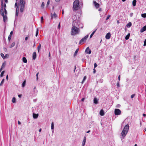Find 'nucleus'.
Returning a JSON list of instances; mask_svg holds the SVG:
<instances>
[{
  "mask_svg": "<svg viewBox=\"0 0 146 146\" xmlns=\"http://www.w3.org/2000/svg\"><path fill=\"white\" fill-rule=\"evenodd\" d=\"M72 26L74 27H79L80 28H82L83 27V25L81 23L80 21L78 20H75L73 22Z\"/></svg>",
  "mask_w": 146,
  "mask_h": 146,
  "instance_id": "1",
  "label": "nucleus"
},
{
  "mask_svg": "<svg viewBox=\"0 0 146 146\" xmlns=\"http://www.w3.org/2000/svg\"><path fill=\"white\" fill-rule=\"evenodd\" d=\"M80 27L72 26L71 31V35H72L79 33Z\"/></svg>",
  "mask_w": 146,
  "mask_h": 146,
  "instance_id": "2",
  "label": "nucleus"
},
{
  "mask_svg": "<svg viewBox=\"0 0 146 146\" xmlns=\"http://www.w3.org/2000/svg\"><path fill=\"white\" fill-rule=\"evenodd\" d=\"M129 125L127 124L124 127L121 133V135L123 138L125 136L129 130Z\"/></svg>",
  "mask_w": 146,
  "mask_h": 146,
  "instance_id": "3",
  "label": "nucleus"
},
{
  "mask_svg": "<svg viewBox=\"0 0 146 146\" xmlns=\"http://www.w3.org/2000/svg\"><path fill=\"white\" fill-rule=\"evenodd\" d=\"M79 6V2L78 0H75L73 3V8L75 10L78 9Z\"/></svg>",
  "mask_w": 146,
  "mask_h": 146,
  "instance_id": "4",
  "label": "nucleus"
},
{
  "mask_svg": "<svg viewBox=\"0 0 146 146\" xmlns=\"http://www.w3.org/2000/svg\"><path fill=\"white\" fill-rule=\"evenodd\" d=\"M88 37V35H87L84 36V38H82L80 41L79 44H82L85 42Z\"/></svg>",
  "mask_w": 146,
  "mask_h": 146,
  "instance_id": "5",
  "label": "nucleus"
},
{
  "mask_svg": "<svg viewBox=\"0 0 146 146\" xmlns=\"http://www.w3.org/2000/svg\"><path fill=\"white\" fill-rule=\"evenodd\" d=\"M121 111L119 109H116L114 111V113L115 115H118L121 113Z\"/></svg>",
  "mask_w": 146,
  "mask_h": 146,
  "instance_id": "6",
  "label": "nucleus"
},
{
  "mask_svg": "<svg viewBox=\"0 0 146 146\" xmlns=\"http://www.w3.org/2000/svg\"><path fill=\"white\" fill-rule=\"evenodd\" d=\"M0 14L1 15H2L3 17V20L4 22H5L6 20L7 19V16H5L4 13L3 12H0Z\"/></svg>",
  "mask_w": 146,
  "mask_h": 146,
  "instance_id": "7",
  "label": "nucleus"
},
{
  "mask_svg": "<svg viewBox=\"0 0 146 146\" xmlns=\"http://www.w3.org/2000/svg\"><path fill=\"white\" fill-rule=\"evenodd\" d=\"M19 7L18 6L17 7L16 9V14H15V16L16 17H15V22L16 19H17V17L18 16V15H19Z\"/></svg>",
  "mask_w": 146,
  "mask_h": 146,
  "instance_id": "8",
  "label": "nucleus"
},
{
  "mask_svg": "<svg viewBox=\"0 0 146 146\" xmlns=\"http://www.w3.org/2000/svg\"><path fill=\"white\" fill-rule=\"evenodd\" d=\"M85 52L88 54H90L91 53V50L89 48V47H87L85 51Z\"/></svg>",
  "mask_w": 146,
  "mask_h": 146,
  "instance_id": "9",
  "label": "nucleus"
},
{
  "mask_svg": "<svg viewBox=\"0 0 146 146\" xmlns=\"http://www.w3.org/2000/svg\"><path fill=\"white\" fill-rule=\"evenodd\" d=\"M93 3L94 6L96 8H98L99 7V4L97 3L96 1H94Z\"/></svg>",
  "mask_w": 146,
  "mask_h": 146,
  "instance_id": "10",
  "label": "nucleus"
},
{
  "mask_svg": "<svg viewBox=\"0 0 146 146\" xmlns=\"http://www.w3.org/2000/svg\"><path fill=\"white\" fill-rule=\"evenodd\" d=\"M20 6V11L21 13L23 12L25 9V5H21Z\"/></svg>",
  "mask_w": 146,
  "mask_h": 146,
  "instance_id": "11",
  "label": "nucleus"
},
{
  "mask_svg": "<svg viewBox=\"0 0 146 146\" xmlns=\"http://www.w3.org/2000/svg\"><path fill=\"white\" fill-rule=\"evenodd\" d=\"M110 37L111 34L110 33H108L106 34L105 36V38L106 39H109L110 38Z\"/></svg>",
  "mask_w": 146,
  "mask_h": 146,
  "instance_id": "12",
  "label": "nucleus"
},
{
  "mask_svg": "<svg viewBox=\"0 0 146 146\" xmlns=\"http://www.w3.org/2000/svg\"><path fill=\"white\" fill-rule=\"evenodd\" d=\"M51 18H56L57 17V16L55 13H54L53 14L52 13L51 14Z\"/></svg>",
  "mask_w": 146,
  "mask_h": 146,
  "instance_id": "13",
  "label": "nucleus"
},
{
  "mask_svg": "<svg viewBox=\"0 0 146 146\" xmlns=\"http://www.w3.org/2000/svg\"><path fill=\"white\" fill-rule=\"evenodd\" d=\"M3 6L4 3H3L2 1H1V9L0 10V12H3Z\"/></svg>",
  "mask_w": 146,
  "mask_h": 146,
  "instance_id": "14",
  "label": "nucleus"
},
{
  "mask_svg": "<svg viewBox=\"0 0 146 146\" xmlns=\"http://www.w3.org/2000/svg\"><path fill=\"white\" fill-rule=\"evenodd\" d=\"M25 2L24 1V0H19V4L20 5H25Z\"/></svg>",
  "mask_w": 146,
  "mask_h": 146,
  "instance_id": "15",
  "label": "nucleus"
},
{
  "mask_svg": "<svg viewBox=\"0 0 146 146\" xmlns=\"http://www.w3.org/2000/svg\"><path fill=\"white\" fill-rule=\"evenodd\" d=\"M145 31H146V25L144 26L141 29L140 32L141 33H143Z\"/></svg>",
  "mask_w": 146,
  "mask_h": 146,
  "instance_id": "16",
  "label": "nucleus"
},
{
  "mask_svg": "<svg viewBox=\"0 0 146 146\" xmlns=\"http://www.w3.org/2000/svg\"><path fill=\"white\" fill-rule=\"evenodd\" d=\"M36 56V53L35 52H34L33 54V60H35Z\"/></svg>",
  "mask_w": 146,
  "mask_h": 146,
  "instance_id": "17",
  "label": "nucleus"
},
{
  "mask_svg": "<svg viewBox=\"0 0 146 146\" xmlns=\"http://www.w3.org/2000/svg\"><path fill=\"white\" fill-rule=\"evenodd\" d=\"M38 113L35 114V113H33V118L34 119L37 118L38 117Z\"/></svg>",
  "mask_w": 146,
  "mask_h": 146,
  "instance_id": "18",
  "label": "nucleus"
},
{
  "mask_svg": "<svg viewBox=\"0 0 146 146\" xmlns=\"http://www.w3.org/2000/svg\"><path fill=\"white\" fill-rule=\"evenodd\" d=\"M1 56L2 57L3 59H5L6 58V56H8V55L7 54H6L4 56V54L2 53H1Z\"/></svg>",
  "mask_w": 146,
  "mask_h": 146,
  "instance_id": "19",
  "label": "nucleus"
},
{
  "mask_svg": "<svg viewBox=\"0 0 146 146\" xmlns=\"http://www.w3.org/2000/svg\"><path fill=\"white\" fill-rule=\"evenodd\" d=\"M100 114L101 116H102L104 115V110H101L100 111Z\"/></svg>",
  "mask_w": 146,
  "mask_h": 146,
  "instance_id": "20",
  "label": "nucleus"
},
{
  "mask_svg": "<svg viewBox=\"0 0 146 146\" xmlns=\"http://www.w3.org/2000/svg\"><path fill=\"white\" fill-rule=\"evenodd\" d=\"M86 137H84V139L83 140V141L82 142V144L85 145L86 142Z\"/></svg>",
  "mask_w": 146,
  "mask_h": 146,
  "instance_id": "21",
  "label": "nucleus"
},
{
  "mask_svg": "<svg viewBox=\"0 0 146 146\" xmlns=\"http://www.w3.org/2000/svg\"><path fill=\"white\" fill-rule=\"evenodd\" d=\"M130 36V33H129L125 37V38L126 40H127L129 38Z\"/></svg>",
  "mask_w": 146,
  "mask_h": 146,
  "instance_id": "22",
  "label": "nucleus"
},
{
  "mask_svg": "<svg viewBox=\"0 0 146 146\" xmlns=\"http://www.w3.org/2000/svg\"><path fill=\"white\" fill-rule=\"evenodd\" d=\"M94 102L96 104L98 103V101L97 98H94Z\"/></svg>",
  "mask_w": 146,
  "mask_h": 146,
  "instance_id": "23",
  "label": "nucleus"
},
{
  "mask_svg": "<svg viewBox=\"0 0 146 146\" xmlns=\"http://www.w3.org/2000/svg\"><path fill=\"white\" fill-rule=\"evenodd\" d=\"M41 45V44L40 43L39 44L38 46L37 47L38 51L39 52L40 50Z\"/></svg>",
  "mask_w": 146,
  "mask_h": 146,
  "instance_id": "24",
  "label": "nucleus"
},
{
  "mask_svg": "<svg viewBox=\"0 0 146 146\" xmlns=\"http://www.w3.org/2000/svg\"><path fill=\"white\" fill-rule=\"evenodd\" d=\"M79 50V48L77 49L75 51V53H74V57L76 56L77 54V53Z\"/></svg>",
  "mask_w": 146,
  "mask_h": 146,
  "instance_id": "25",
  "label": "nucleus"
},
{
  "mask_svg": "<svg viewBox=\"0 0 146 146\" xmlns=\"http://www.w3.org/2000/svg\"><path fill=\"white\" fill-rule=\"evenodd\" d=\"M131 25H132V24H131V23L130 22H129L126 25V26L127 27L129 28L130 27H131Z\"/></svg>",
  "mask_w": 146,
  "mask_h": 146,
  "instance_id": "26",
  "label": "nucleus"
},
{
  "mask_svg": "<svg viewBox=\"0 0 146 146\" xmlns=\"http://www.w3.org/2000/svg\"><path fill=\"white\" fill-rule=\"evenodd\" d=\"M136 0H133L132 2V4L133 6L134 7L136 5Z\"/></svg>",
  "mask_w": 146,
  "mask_h": 146,
  "instance_id": "27",
  "label": "nucleus"
},
{
  "mask_svg": "<svg viewBox=\"0 0 146 146\" xmlns=\"http://www.w3.org/2000/svg\"><path fill=\"white\" fill-rule=\"evenodd\" d=\"M22 59L24 62L26 63L27 62V60L25 57H23Z\"/></svg>",
  "mask_w": 146,
  "mask_h": 146,
  "instance_id": "28",
  "label": "nucleus"
},
{
  "mask_svg": "<svg viewBox=\"0 0 146 146\" xmlns=\"http://www.w3.org/2000/svg\"><path fill=\"white\" fill-rule=\"evenodd\" d=\"M97 30V29H96L91 34L90 36V38H91L92 37L93 35H94V34L95 33L96 31Z\"/></svg>",
  "mask_w": 146,
  "mask_h": 146,
  "instance_id": "29",
  "label": "nucleus"
},
{
  "mask_svg": "<svg viewBox=\"0 0 146 146\" xmlns=\"http://www.w3.org/2000/svg\"><path fill=\"white\" fill-rule=\"evenodd\" d=\"M15 43L14 42H13V43H12L11 45L9 47L10 48H11L13 47V46H14L15 45Z\"/></svg>",
  "mask_w": 146,
  "mask_h": 146,
  "instance_id": "30",
  "label": "nucleus"
},
{
  "mask_svg": "<svg viewBox=\"0 0 146 146\" xmlns=\"http://www.w3.org/2000/svg\"><path fill=\"white\" fill-rule=\"evenodd\" d=\"M6 65V63L5 62H4L2 64V65L1 66V68H4L5 66Z\"/></svg>",
  "mask_w": 146,
  "mask_h": 146,
  "instance_id": "31",
  "label": "nucleus"
},
{
  "mask_svg": "<svg viewBox=\"0 0 146 146\" xmlns=\"http://www.w3.org/2000/svg\"><path fill=\"white\" fill-rule=\"evenodd\" d=\"M54 128V124L53 122H52L51 123V129L52 130Z\"/></svg>",
  "mask_w": 146,
  "mask_h": 146,
  "instance_id": "32",
  "label": "nucleus"
},
{
  "mask_svg": "<svg viewBox=\"0 0 146 146\" xmlns=\"http://www.w3.org/2000/svg\"><path fill=\"white\" fill-rule=\"evenodd\" d=\"M25 84H26V81L25 80L23 82V83L22 84V87H25Z\"/></svg>",
  "mask_w": 146,
  "mask_h": 146,
  "instance_id": "33",
  "label": "nucleus"
},
{
  "mask_svg": "<svg viewBox=\"0 0 146 146\" xmlns=\"http://www.w3.org/2000/svg\"><path fill=\"white\" fill-rule=\"evenodd\" d=\"M12 102L13 103H15L16 102V98L15 97H13L12 100Z\"/></svg>",
  "mask_w": 146,
  "mask_h": 146,
  "instance_id": "34",
  "label": "nucleus"
},
{
  "mask_svg": "<svg viewBox=\"0 0 146 146\" xmlns=\"http://www.w3.org/2000/svg\"><path fill=\"white\" fill-rule=\"evenodd\" d=\"M141 16L143 18L146 17V13H143L141 14Z\"/></svg>",
  "mask_w": 146,
  "mask_h": 146,
  "instance_id": "35",
  "label": "nucleus"
},
{
  "mask_svg": "<svg viewBox=\"0 0 146 146\" xmlns=\"http://www.w3.org/2000/svg\"><path fill=\"white\" fill-rule=\"evenodd\" d=\"M4 11V13L5 15V16H6L7 15V12L5 8H4V9H3V11Z\"/></svg>",
  "mask_w": 146,
  "mask_h": 146,
  "instance_id": "36",
  "label": "nucleus"
},
{
  "mask_svg": "<svg viewBox=\"0 0 146 146\" xmlns=\"http://www.w3.org/2000/svg\"><path fill=\"white\" fill-rule=\"evenodd\" d=\"M5 71H3L1 73V75H0V76L1 77H2V76H3V74H4V73H5Z\"/></svg>",
  "mask_w": 146,
  "mask_h": 146,
  "instance_id": "37",
  "label": "nucleus"
},
{
  "mask_svg": "<svg viewBox=\"0 0 146 146\" xmlns=\"http://www.w3.org/2000/svg\"><path fill=\"white\" fill-rule=\"evenodd\" d=\"M4 79H2L1 82V83L0 84V86H1L3 85V83L4 82Z\"/></svg>",
  "mask_w": 146,
  "mask_h": 146,
  "instance_id": "38",
  "label": "nucleus"
},
{
  "mask_svg": "<svg viewBox=\"0 0 146 146\" xmlns=\"http://www.w3.org/2000/svg\"><path fill=\"white\" fill-rule=\"evenodd\" d=\"M44 6V2L42 3L41 5V7L42 8H43Z\"/></svg>",
  "mask_w": 146,
  "mask_h": 146,
  "instance_id": "39",
  "label": "nucleus"
},
{
  "mask_svg": "<svg viewBox=\"0 0 146 146\" xmlns=\"http://www.w3.org/2000/svg\"><path fill=\"white\" fill-rule=\"evenodd\" d=\"M38 33V29H36V35H35L36 36H37Z\"/></svg>",
  "mask_w": 146,
  "mask_h": 146,
  "instance_id": "40",
  "label": "nucleus"
},
{
  "mask_svg": "<svg viewBox=\"0 0 146 146\" xmlns=\"http://www.w3.org/2000/svg\"><path fill=\"white\" fill-rule=\"evenodd\" d=\"M11 35H9L8 36V39L9 41H10L11 39Z\"/></svg>",
  "mask_w": 146,
  "mask_h": 146,
  "instance_id": "41",
  "label": "nucleus"
},
{
  "mask_svg": "<svg viewBox=\"0 0 146 146\" xmlns=\"http://www.w3.org/2000/svg\"><path fill=\"white\" fill-rule=\"evenodd\" d=\"M117 87H118V88H119L120 87L119 82V81H118L117 83Z\"/></svg>",
  "mask_w": 146,
  "mask_h": 146,
  "instance_id": "42",
  "label": "nucleus"
},
{
  "mask_svg": "<svg viewBox=\"0 0 146 146\" xmlns=\"http://www.w3.org/2000/svg\"><path fill=\"white\" fill-rule=\"evenodd\" d=\"M50 4V0H48L47 3V7H48V5H49Z\"/></svg>",
  "mask_w": 146,
  "mask_h": 146,
  "instance_id": "43",
  "label": "nucleus"
},
{
  "mask_svg": "<svg viewBox=\"0 0 146 146\" xmlns=\"http://www.w3.org/2000/svg\"><path fill=\"white\" fill-rule=\"evenodd\" d=\"M86 76H84V78H83V80L82 81V83L83 82H84L85 80L86 79Z\"/></svg>",
  "mask_w": 146,
  "mask_h": 146,
  "instance_id": "44",
  "label": "nucleus"
},
{
  "mask_svg": "<svg viewBox=\"0 0 146 146\" xmlns=\"http://www.w3.org/2000/svg\"><path fill=\"white\" fill-rule=\"evenodd\" d=\"M146 46V39H145V41H144V43L143 44V46Z\"/></svg>",
  "mask_w": 146,
  "mask_h": 146,
  "instance_id": "45",
  "label": "nucleus"
},
{
  "mask_svg": "<svg viewBox=\"0 0 146 146\" xmlns=\"http://www.w3.org/2000/svg\"><path fill=\"white\" fill-rule=\"evenodd\" d=\"M94 68L97 67V65L96 63H95L94 64Z\"/></svg>",
  "mask_w": 146,
  "mask_h": 146,
  "instance_id": "46",
  "label": "nucleus"
},
{
  "mask_svg": "<svg viewBox=\"0 0 146 146\" xmlns=\"http://www.w3.org/2000/svg\"><path fill=\"white\" fill-rule=\"evenodd\" d=\"M110 17V15H108V16L107 17L106 20H108L109 18Z\"/></svg>",
  "mask_w": 146,
  "mask_h": 146,
  "instance_id": "47",
  "label": "nucleus"
},
{
  "mask_svg": "<svg viewBox=\"0 0 146 146\" xmlns=\"http://www.w3.org/2000/svg\"><path fill=\"white\" fill-rule=\"evenodd\" d=\"M60 23H59L58 25V28L59 29H60Z\"/></svg>",
  "mask_w": 146,
  "mask_h": 146,
  "instance_id": "48",
  "label": "nucleus"
},
{
  "mask_svg": "<svg viewBox=\"0 0 146 146\" xmlns=\"http://www.w3.org/2000/svg\"><path fill=\"white\" fill-rule=\"evenodd\" d=\"M135 96V95L134 94H132L131 95V98H133L134 96Z\"/></svg>",
  "mask_w": 146,
  "mask_h": 146,
  "instance_id": "49",
  "label": "nucleus"
},
{
  "mask_svg": "<svg viewBox=\"0 0 146 146\" xmlns=\"http://www.w3.org/2000/svg\"><path fill=\"white\" fill-rule=\"evenodd\" d=\"M13 31H11L9 35H11V36L13 35Z\"/></svg>",
  "mask_w": 146,
  "mask_h": 146,
  "instance_id": "50",
  "label": "nucleus"
},
{
  "mask_svg": "<svg viewBox=\"0 0 146 146\" xmlns=\"http://www.w3.org/2000/svg\"><path fill=\"white\" fill-rule=\"evenodd\" d=\"M38 73H37L36 74V79L37 80H38Z\"/></svg>",
  "mask_w": 146,
  "mask_h": 146,
  "instance_id": "51",
  "label": "nucleus"
},
{
  "mask_svg": "<svg viewBox=\"0 0 146 146\" xmlns=\"http://www.w3.org/2000/svg\"><path fill=\"white\" fill-rule=\"evenodd\" d=\"M120 106V105L119 104H117V105L116 106V108H119Z\"/></svg>",
  "mask_w": 146,
  "mask_h": 146,
  "instance_id": "52",
  "label": "nucleus"
},
{
  "mask_svg": "<svg viewBox=\"0 0 146 146\" xmlns=\"http://www.w3.org/2000/svg\"><path fill=\"white\" fill-rule=\"evenodd\" d=\"M120 75H119L118 77V80H119H119H120Z\"/></svg>",
  "mask_w": 146,
  "mask_h": 146,
  "instance_id": "53",
  "label": "nucleus"
},
{
  "mask_svg": "<svg viewBox=\"0 0 146 146\" xmlns=\"http://www.w3.org/2000/svg\"><path fill=\"white\" fill-rule=\"evenodd\" d=\"M133 13H131L130 14V16L131 17H132L133 16Z\"/></svg>",
  "mask_w": 146,
  "mask_h": 146,
  "instance_id": "54",
  "label": "nucleus"
},
{
  "mask_svg": "<svg viewBox=\"0 0 146 146\" xmlns=\"http://www.w3.org/2000/svg\"><path fill=\"white\" fill-rule=\"evenodd\" d=\"M6 7V5L5 4V3H4V6H3V7H4V8H5Z\"/></svg>",
  "mask_w": 146,
  "mask_h": 146,
  "instance_id": "55",
  "label": "nucleus"
},
{
  "mask_svg": "<svg viewBox=\"0 0 146 146\" xmlns=\"http://www.w3.org/2000/svg\"><path fill=\"white\" fill-rule=\"evenodd\" d=\"M18 96H19V97L20 98H21V96H22V95L21 94H19L18 95Z\"/></svg>",
  "mask_w": 146,
  "mask_h": 146,
  "instance_id": "56",
  "label": "nucleus"
},
{
  "mask_svg": "<svg viewBox=\"0 0 146 146\" xmlns=\"http://www.w3.org/2000/svg\"><path fill=\"white\" fill-rule=\"evenodd\" d=\"M18 124H19V125H20L21 124V122L19 121H18Z\"/></svg>",
  "mask_w": 146,
  "mask_h": 146,
  "instance_id": "57",
  "label": "nucleus"
},
{
  "mask_svg": "<svg viewBox=\"0 0 146 146\" xmlns=\"http://www.w3.org/2000/svg\"><path fill=\"white\" fill-rule=\"evenodd\" d=\"M41 21H42L43 20V17L42 16L41 17Z\"/></svg>",
  "mask_w": 146,
  "mask_h": 146,
  "instance_id": "58",
  "label": "nucleus"
},
{
  "mask_svg": "<svg viewBox=\"0 0 146 146\" xmlns=\"http://www.w3.org/2000/svg\"><path fill=\"white\" fill-rule=\"evenodd\" d=\"M6 78L7 80H8V75H7L6 76Z\"/></svg>",
  "mask_w": 146,
  "mask_h": 146,
  "instance_id": "59",
  "label": "nucleus"
},
{
  "mask_svg": "<svg viewBox=\"0 0 146 146\" xmlns=\"http://www.w3.org/2000/svg\"><path fill=\"white\" fill-rule=\"evenodd\" d=\"M85 100V98H82V99H81V101H82V102H83L84 101V100Z\"/></svg>",
  "mask_w": 146,
  "mask_h": 146,
  "instance_id": "60",
  "label": "nucleus"
},
{
  "mask_svg": "<svg viewBox=\"0 0 146 146\" xmlns=\"http://www.w3.org/2000/svg\"><path fill=\"white\" fill-rule=\"evenodd\" d=\"M93 73H95L96 72V70H95L94 68L93 69Z\"/></svg>",
  "mask_w": 146,
  "mask_h": 146,
  "instance_id": "61",
  "label": "nucleus"
},
{
  "mask_svg": "<svg viewBox=\"0 0 146 146\" xmlns=\"http://www.w3.org/2000/svg\"><path fill=\"white\" fill-rule=\"evenodd\" d=\"M17 2H16L15 4V7H16L17 6Z\"/></svg>",
  "mask_w": 146,
  "mask_h": 146,
  "instance_id": "62",
  "label": "nucleus"
},
{
  "mask_svg": "<svg viewBox=\"0 0 146 146\" xmlns=\"http://www.w3.org/2000/svg\"><path fill=\"white\" fill-rule=\"evenodd\" d=\"M28 38V37H27H27H25V40H27Z\"/></svg>",
  "mask_w": 146,
  "mask_h": 146,
  "instance_id": "63",
  "label": "nucleus"
},
{
  "mask_svg": "<svg viewBox=\"0 0 146 146\" xmlns=\"http://www.w3.org/2000/svg\"><path fill=\"white\" fill-rule=\"evenodd\" d=\"M143 116L144 117H145L146 116V115L145 114H143Z\"/></svg>",
  "mask_w": 146,
  "mask_h": 146,
  "instance_id": "64",
  "label": "nucleus"
}]
</instances>
